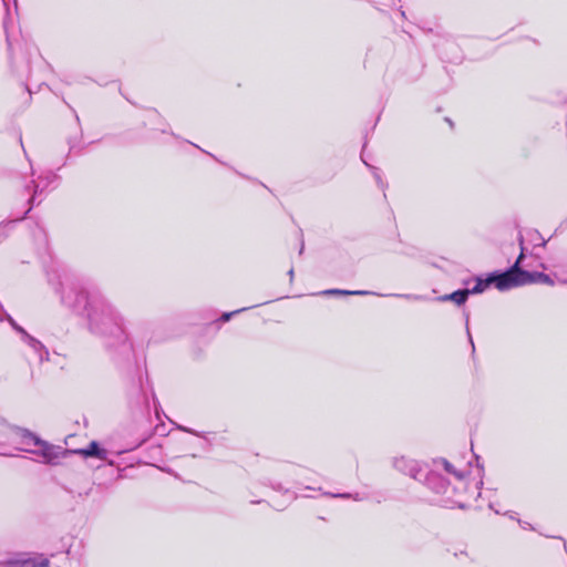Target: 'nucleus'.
<instances>
[{
    "label": "nucleus",
    "instance_id": "nucleus-1",
    "mask_svg": "<svg viewBox=\"0 0 567 567\" xmlns=\"http://www.w3.org/2000/svg\"><path fill=\"white\" fill-rule=\"evenodd\" d=\"M62 301L74 311H85L89 329L104 339L105 347L115 359H126L132 353V343L121 313L99 292L89 291L80 285H69L62 290Z\"/></svg>",
    "mask_w": 567,
    "mask_h": 567
},
{
    "label": "nucleus",
    "instance_id": "nucleus-2",
    "mask_svg": "<svg viewBox=\"0 0 567 567\" xmlns=\"http://www.w3.org/2000/svg\"><path fill=\"white\" fill-rule=\"evenodd\" d=\"M433 468L425 475L424 484L435 494L443 496L446 507L466 506V483L462 471H457L447 460L433 461Z\"/></svg>",
    "mask_w": 567,
    "mask_h": 567
},
{
    "label": "nucleus",
    "instance_id": "nucleus-3",
    "mask_svg": "<svg viewBox=\"0 0 567 567\" xmlns=\"http://www.w3.org/2000/svg\"><path fill=\"white\" fill-rule=\"evenodd\" d=\"M21 439L24 444L22 450L37 455L39 457V462L43 464L56 465L70 453L68 449L50 444L29 431H23Z\"/></svg>",
    "mask_w": 567,
    "mask_h": 567
},
{
    "label": "nucleus",
    "instance_id": "nucleus-4",
    "mask_svg": "<svg viewBox=\"0 0 567 567\" xmlns=\"http://www.w3.org/2000/svg\"><path fill=\"white\" fill-rule=\"evenodd\" d=\"M523 258L524 248H522V252L516 262L508 270L502 274L492 275L493 284L498 290L505 291L515 287L530 284L529 271L522 270L519 267Z\"/></svg>",
    "mask_w": 567,
    "mask_h": 567
},
{
    "label": "nucleus",
    "instance_id": "nucleus-5",
    "mask_svg": "<svg viewBox=\"0 0 567 567\" xmlns=\"http://www.w3.org/2000/svg\"><path fill=\"white\" fill-rule=\"evenodd\" d=\"M4 316L9 323L13 327V329L21 334L23 342H25L30 347V349L33 350L39 361L42 362L49 360V352L44 348V346L39 340L30 336L22 327L17 324V322L12 319L11 316H9L8 313H6Z\"/></svg>",
    "mask_w": 567,
    "mask_h": 567
},
{
    "label": "nucleus",
    "instance_id": "nucleus-6",
    "mask_svg": "<svg viewBox=\"0 0 567 567\" xmlns=\"http://www.w3.org/2000/svg\"><path fill=\"white\" fill-rule=\"evenodd\" d=\"M393 466L399 472L410 476L411 478L422 481L423 466L419 461L400 456L393 460Z\"/></svg>",
    "mask_w": 567,
    "mask_h": 567
},
{
    "label": "nucleus",
    "instance_id": "nucleus-7",
    "mask_svg": "<svg viewBox=\"0 0 567 567\" xmlns=\"http://www.w3.org/2000/svg\"><path fill=\"white\" fill-rule=\"evenodd\" d=\"M0 567H51L48 558L43 556L27 557L0 563Z\"/></svg>",
    "mask_w": 567,
    "mask_h": 567
},
{
    "label": "nucleus",
    "instance_id": "nucleus-8",
    "mask_svg": "<svg viewBox=\"0 0 567 567\" xmlns=\"http://www.w3.org/2000/svg\"><path fill=\"white\" fill-rule=\"evenodd\" d=\"M70 454H79V455H82L83 457H96L101 461H106L107 460V455H109V452L101 447L100 444L95 441H92L87 447L85 449H79V450H69Z\"/></svg>",
    "mask_w": 567,
    "mask_h": 567
},
{
    "label": "nucleus",
    "instance_id": "nucleus-9",
    "mask_svg": "<svg viewBox=\"0 0 567 567\" xmlns=\"http://www.w3.org/2000/svg\"><path fill=\"white\" fill-rule=\"evenodd\" d=\"M470 296V291L466 289L454 291L450 295L439 297L440 301H452L458 306L463 305Z\"/></svg>",
    "mask_w": 567,
    "mask_h": 567
},
{
    "label": "nucleus",
    "instance_id": "nucleus-10",
    "mask_svg": "<svg viewBox=\"0 0 567 567\" xmlns=\"http://www.w3.org/2000/svg\"><path fill=\"white\" fill-rule=\"evenodd\" d=\"M492 284H493L492 275L489 277H487L486 279H482V278L477 277L475 279V285L472 288H467L466 290L470 291V295L471 293H481L486 288H488Z\"/></svg>",
    "mask_w": 567,
    "mask_h": 567
},
{
    "label": "nucleus",
    "instance_id": "nucleus-11",
    "mask_svg": "<svg viewBox=\"0 0 567 567\" xmlns=\"http://www.w3.org/2000/svg\"><path fill=\"white\" fill-rule=\"evenodd\" d=\"M322 295L329 296H350V295H369L365 290H341V289H329L321 292Z\"/></svg>",
    "mask_w": 567,
    "mask_h": 567
},
{
    "label": "nucleus",
    "instance_id": "nucleus-12",
    "mask_svg": "<svg viewBox=\"0 0 567 567\" xmlns=\"http://www.w3.org/2000/svg\"><path fill=\"white\" fill-rule=\"evenodd\" d=\"M41 183H42V179H40L38 182L31 181L30 184L27 185L28 190H31V189L33 190V194L29 199V203L31 204V206L35 205V199H37L38 195L43 192V188L41 187Z\"/></svg>",
    "mask_w": 567,
    "mask_h": 567
},
{
    "label": "nucleus",
    "instance_id": "nucleus-13",
    "mask_svg": "<svg viewBox=\"0 0 567 567\" xmlns=\"http://www.w3.org/2000/svg\"><path fill=\"white\" fill-rule=\"evenodd\" d=\"M529 279H530V284L542 282V284L549 285V286L554 285V280L548 275H546L544 272H529Z\"/></svg>",
    "mask_w": 567,
    "mask_h": 567
},
{
    "label": "nucleus",
    "instance_id": "nucleus-14",
    "mask_svg": "<svg viewBox=\"0 0 567 567\" xmlns=\"http://www.w3.org/2000/svg\"><path fill=\"white\" fill-rule=\"evenodd\" d=\"M370 168H371V171L373 173V176H374L377 183L379 184L380 187L383 188L384 187V183H383V181H382V178H381V176L379 174V169L377 167H373V166H371Z\"/></svg>",
    "mask_w": 567,
    "mask_h": 567
},
{
    "label": "nucleus",
    "instance_id": "nucleus-15",
    "mask_svg": "<svg viewBox=\"0 0 567 567\" xmlns=\"http://www.w3.org/2000/svg\"><path fill=\"white\" fill-rule=\"evenodd\" d=\"M247 309H248V308H243V309H239V310H236V311H233V312H225V313L221 316L220 320H221L223 322H226V321H228V320H229L234 315L239 313V312H241V311H245V310H247Z\"/></svg>",
    "mask_w": 567,
    "mask_h": 567
},
{
    "label": "nucleus",
    "instance_id": "nucleus-16",
    "mask_svg": "<svg viewBox=\"0 0 567 567\" xmlns=\"http://www.w3.org/2000/svg\"><path fill=\"white\" fill-rule=\"evenodd\" d=\"M332 497H340V498H353L354 501H362V497H359L358 494L351 495V494H330Z\"/></svg>",
    "mask_w": 567,
    "mask_h": 567
},
{
    "label": "nucleus",
    "instance_id": "nucleus-17",
    "mask_svg": "<svg viewBox=\"0 0 567 567\" xmlns=\"http://www.w3.org/2000/svg\"><path fill=\"white\" fill-rule=\"evenodd\" d=\"M151 436H152V433H148V434L144 435V436L140 440V442H138L135 446H133L132 449H135V447L141 446V445H142L143 443H145V442H146Z\"/></svg>",
    "mask_w": 567,
    "mask_h": 567
},
{
    "label": "nucleus",
    "instance_id": "nucleus-18",
    "mask_svg": "<svg viewBox=\"0 0 567 567\" xmlns=\"http://www.w3.org/2000/svg\"><path fill=\"white\" fill-rule=\"evenodd\" d=\"M8 0H0V7L3 8L7 11V14H10L9 7H8Z\"/></svg>",
    "mask_w": 567,
    "mask_h": 567
},
{
    "label": "nucleus",
    "instance_id": "nucleus-19",
    "mask_svg": "<svg viewBox=\"0 0 567 567\" xmlns=\"http://www.w3.org/2000/svg\"><path fill=\"white\" fill-rule=\"evenodd\" d=\"M517 520H518L519 525H520L524 529H528V528H530V524H529V523H527V522H522V520H519V519H517Z\"/></svg>",
    "mask_w": 567,
    "mask_h": 567
},
{
    "label": "nucleus",
    "instance_id": "nucleus-20",
    "mask_svg": "<svg viewBox=\"0 0 567 567\" xmlns=\"http://www.w3.org/2000/svg\"><path fill=\"white\" fill-rule=\"evenodd\" d=\"M400 297L406 298V299H421L420 296H411V295H399Z\"/></svg>",
    "mask_w": 567,
    "mask_h": 567
},
{
    "label": "nucleus",
    "instance_id": "nucleus-21",
    "mask_svg": "<svg viewBox=\"0 0 567 567\" xmlns=\"http://www.w3.org/2000/svg\"><path fill=\"white\" fill-rule=\"evenodd\" d=\"M286 493L288 494L290 501L296 498V495L293 493H290L288 489L286 491Z\"/></svg>",
    "mask_w": 567,
    "mask_h": 567
},
{
    "label": "nucleus",
    "instance_id": "nucleus-22",
    "mask_svg": "<svg viewBox=\"0 0 567 567\" xmlns=\"http://www.w3.org/2000/svg\"><path fill=\"white\" fill-rule=\"evenodd\" d=\"M466 328L468 329V324H466ZM467 333H470L468 330H467ZM468 337H470V342H471L472 347L474 348V343H473V339H472L471 334H468Z\"/></svg>",
    "mask_w": 567,
    "mask_h": 567
},
{
    "label": "nucleus",
    "instance_id": "nucleus-23",
    "mask_svg": "<svg viewBox=\"0 0 567 567\" xmlns=\"http://www.w3.org/2000/svg\"><path fill=\"white\" fill-rule=\"evenodd\" d=\"M183 431L198 435L196 432H194V431H192V430H189V429H185V427H184V429H183Z\"/></svg>",
    "mask_w": 567,
    "mask_h": 567
},
{
    "label": "nucleus",
    "instance_id": "nucleus-24",
    "mask_svg": "<svg viewBox=\"0 0 567 567\" xmlns=\"http://www.w3.org/2000/svg\"><path fill=\"white\" fill-rule=\"evenodd\" d=\"M288 274H289L290 278H292L293 277V269H290Z\"/></svg>",
    "mask_w": 567,
    "mask_h": 567
},
{
    "label": "nucleus",
    "instance_id": "nucleus-25",
    "mask_svg": "<svg viewBox=\"0 0 567 567\" xmlns=\"http://www.w3.org/2000/svg\"><path fill=\"white\" fill-rule=\"evenodd\" d=\"M275 489H281V485H278V486H274Z\"/></svg>",
    "mask_w": 567,
    "mask_h": 567
},
{
    "label": "nucleus",
    "instance_id": "nucleus-26",
    "mask_svg": "<svg viewBox=\"0 0 567 567\" xmlns=\"http://www.w3.org/2000/svg\"><path fill=\"white\" fill-rule=\"evenodd\" d=\"M563 284H567V280L561 281Z\"/></svg>",
    "mask_w": 567,
    "mask_h": 567
}]
</instances>
